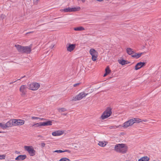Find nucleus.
I'll return each instance as SVG.
<instances>
[{"label":"nucleus","instance_id":"obj_1","mask_svg":"<svg viewBox=\"0 0 161 161\" xmlns=\"http://www.w3.org/2000/svg\"><path fill=\"white\" fill-rule=\"evenodd\" d=\"M114 151L118 153H125L128 150L127 147L124 144H118L114 146Z\"/></svg>","mask_w":161,"mask_h":161},{"label":"nucleus","instance_id":"obj_2","mask_svg":"<svg viewBox=\"0 0 161 161\" xmlns=\"http://www.w3.org/2000/svg\"><path fill=\"white\" fill-rule=\"evenodd\" d=\"M142 122V119L138 118H133L129 119L123 123L124 128H126L132 125L135 123H139Z\"/></svg>","mask_w":161,"mask_h":161},{"label":"nucleus","instance_id":"obj_3","mask_svg":"<svg viewBox=\"0 0 161 161\" xmlns=\"http://www.w3.org/2000/svg\"><path fill=\"white\" fill-rule=\"evenodd\" d=\"M27 86L29 89L36 91L39 88L40 85L39 83L36 82H33L30 84L28 83Z\"/></svg>","mask_w":161,"mask_h":161},{"label":"nucleus","instance_id":"obj_4","mask_svg":"<svg viewBox=\"0 0 161 161\" xmlns=\"http://www.w3.org/2000/svg\"><path fill=\"white\" fill-rule=\"evenodd\" d=\"M112 109L110 107H108L101 115V118L102 119H104L109 117L112 114Z\"/></svg>","mask_w":161,"mask_h":161},{"label":"nucleus","instance_id":"obj_5","mask_svg":"<svg viewBox=\"0 0 161 161\" xmlns=\"http://www.w3.org/2000/svg\"><path fill=\"white\" fill-rule=\"evenodd\" d=\"M24 148L26 151L28 152L31 156H33L35 155L36 151L31 146H25Z\"/></svg>","mask_w":161,"mask_h":161},{"label":"nucleus","instance_id":"obj_6","mask_svg":"<svg viewBox=\"0 0 161 161\" xmlns=\"http://www.w3.org/2000/svg\"><path fill=\"white\" fill-rule=\"evenodd\" d=\"M80 8L79 7H68L66 8L63 9H61L60 11L61 12H75L77 11H79L80 10Z\"/></svg>","mask_w":161,"mask_h":161},{"label":"nucleus","instance_id":"obj_7","mask_svg":"<svg viewBox=\"0 0 161 161\" xmlns=\"http://www.w3.org/2000/svg\"><path fill=\"white\" fill-rule=\"evenodd\" d=\"M14 126L21 125L25 123V121L21 119H13Z\"/></svg>","mask_w":161,"mask_h":161},{"label":"nucleus","instance_id":"obj_8","mask_svg":"<svg viewBox=\"0 0 161 161\" xmlns=\"http://www.w3.org/2000/svg\"><path fill=\"white\" fill-rule=\"evenodd\" d=\"M28 87L25 85H22L19 88V91L21 93L22 96L25 95L27 92V89Z\"/></svg>","mask_w":161,"mask_h":161},{"label":"nucleus","instance_id":"obj_9","mask_svg":"<svg viewBox=\"0 0 161 161\" xmlns=\"http://www.w3.org/2000/svg\"><path fill=\"white\" fill-rule=\"evenodd\" d=\"M76 45L75 44H68L66 45V48L67 51L71 52L75 48Z\"/></svg>","mask_w":161,"mask_h":161},{"label":"nucleus","instance_id":"obj_10","mask_svg":"<svg viewBox=\"0 0 161 161\" xmlns=\"http://www.w3.org/2000/svg\"><path fill=\"white\" fill-rule=\"evenodd\" d=\"M31 51V46L24 47L23 48V53H30Z\"/></svg>","mask_w":161,"mask_h":161},{"label":"nucleus","instance_id":"obj_11","mask_svg":"<svg viewBox=\"0 0 161 161\" xmlns=\"http://www.w3.org/2000/svg\"><path fill=\"white\" fill-rule=\"evenodd\" d=\"M145 64L144 62H139L136 64L135 66V69L136 70H137L140 69Z\"/></svg>","mask_w":161,"mask_h":161},{"label":"nucleus","instance_id":"obj_12","mask_svg":"<svg viewBox=\"0 0 161 161\" xmlns=\"http://www.w3.org/2000/svg\"><path fill=\"white\" fill-rule=\"evenodd\" d=\"M63 134V132L62 131L58 130H56L52 133V135L53 136H60Z\"/></svg>","mask_w":161,"mask_h":161},{"label":"nucleus","instance_id":"obj_13","mask_svg":"<svg viewBox=\"0 0 161 161\" xmlns=\"http://www.w3.org/2000/svg\"><path fill=\"white\" fill-rule=\"evenodd\" d=\"M26 157L25 155H20L17 157L15 160L17 161H21L24 160Z\"/></svg>","mask_w":161,"mask_h":161},{"label":"nucleus","instance_id":"obj_14","mask_svg":"<svg viewBox=\"0 0 161 161\" xmlns=\"http://www.w3.org/2000/svg\"><path fill=\"white\" fill-rule=\"evenodd\" d=\"M13 119L10 120L5 124V126L6 128L10 127L14 125Z\"/></svg>","mask_w":161,"mask_h":161},{"label":"nucleus","instance_id":"obj_15","mask_svg":"<svg viewBox=\"0 0 161 161\" xmlns=\"http://www.w3.org/2000/svg\"><path fill=\"white\" fill-rule=\"evenodd\" d=\"M90 54L91 56H98L97 52L94 49L92 48L89 51Z\"/></svg>","mask_w":161,"mask_h":161},{"label":"nucleus","instance_id":"obj_16","mask_svg":"<svg viewBox=\"0 0 161 161\" xmlns=\"http://www.w3.org/2000/svg\"><path fill=\"white\" fill-rule=\"evenodd\" d=\"M15 46L19 52L23 53V48H24V47L22 46L19 45H15Z\"/></svg>","mask_w":161,"mask_h":161},{"label":"nucleus","instance_id":"obj_17","mask_svg":"<svg viewBox=\"0 0 161 161\" xmlns=\"http://www.w3.org/2000/svg\"><path fill=\"white\" fill-rule=\"evenodd\" d=\"M81 100V97H80V93L78 95L75 96L73 97L72 99V101H76Z\"/></svg>","mask_w":161,"mask_h":161},{"label":"nucleus","instance_id":"obj_18","mask_svg":"<svg viewBox=\"0 0 161 161\" xmlns=\"http://www.w3.org/2000/svg\"><path fill=\"white\" fill-rule=\"evenodd\" d=\"M42 123V126H46L52 125V122L50 120L48 121L47 122H43Z\"/></svg>","mask_w":161,"mask_h":161},{"label":"nucleus","instance_id":"obj_19","mask_svg":"<svg viewBox=\"0 0 161 161\" xmlns=\"http://www.w3.org/2000/svg\"><path fill=\"white\" fill-rule=\"evenodd\" d=\"M105 73L103 75V77L106 76L107 75L109 74L111 72V70L108 66H107L105 69Z\"/></svg>","mask_w":161,"mask_h":161},{"label":"nucleus","instance_id":"obj_20","mask_svg":"<svg viewBox=\"0 0 161 161\" xmlns=\"http://www.w3.org/2000/svg\"><path fill=\"white\" fill-rule=\"evenodd\" d=\"M149 158L147 156H144L141 158L138 161H148Z\"/></svg>","mask_w":161,"mask_h":161},{"label":"nucleus","instance_id":"obj_21","mask_svg":"<svg viewBox=\"0 0 161 161\" xmlns=\"http://www.w3.org/2000/svg\"><path fill=\"white\" fill-rule=\"evenodd\" d=\"M122 127L124 128L123 124L122 125H119L118 126H116V125L110 126L109 127V128L110 129H116L118 128H122Z\"/></svg>","mask_w":161,"mask_h":161},{"label":"nucleus","instance_id":"obj_22","mask_svg":"<svg viewBox=\"0 0 161 161\" xmlns=\"http://www.w3.org/2000/svg\"><path fill=\"white\" fill-rule=\"evenodd\" d=\"M126 51L127 53L129 55H131L133 54L134 51L132 49L130 48H128L126 49Z\"/></svg>","mask_w":161,"mask_h":161},{"label":"nucleus","instance_id":"obj_23","mask_svg":"<svg viewBox=\"0 0 161 161\" xmlns=\"http://www.w3.org/2000/svg\"><path fill=\"white\" fill-rule=\"evenodd\" d=\"M74 29L75 31H82L85 30L84 28L82 26L74 28Z\"/></svg>","mask_w":161,"mask_h":161},{"label":"nucleus","instance_id":"obj_24","mask_svg":"<svg viewBox=\"0 0 161 161\" xmlns=\"http://www.w3.org/2000/svg\"><path fill=\"white\" fill-rule=\"evenodd\" d=\"M142 54V53H135L132 55V56L136 58H138L141 56Z\"/></svg>","mask_w":161,"mask_h":161},{"label":"nucleus","instance_id":"obj_25","mask_svg":"<svg viewBox=\"0 0 161 161\" xmlns=\"http://www.w3.org/2000/svg\"><path fill=\"white\" fill-rule=\"evenodd\" d=\"M68 152L69 153H70V151L69 150H66L64 151H63L61 150H57L54 151L53 152L54 153H62L64 152Z\"/></svg>","mask_w":161,"mask_h":161},{"label":"nucleus","instance_id":"obj_26","mask_svg":"<svg viewBox=\"0 0 161 161\" xmlns=\"http://www.w3.org/2000/svg\"><path fill=\"white\" fill-rule=\"evenodd\" d=\"M107 143L105 142H99L98 144V145L101 147H105L107 144Z\"/></svg>","mask_w":161,"mask_h":161},{"label":"nucleus","instance_id":"obj_27","mask_svg":"<svg viewBox=\"0 0 161 161\" xmlns=\"http://www.w3.org/2000/svg\"><path fill=\"white\" fill-rule=\"evenodd\" d=\"M88 93H86L84 92H82L80 93V97H81V99H82L83 98L86 97Z\"/></svg>","mask_w":161,"mask_h":161},{"label":"nucleus","instance_id":"obj_28","mask_svg":"<svg viewBox=\"0 0 161 161\" xmlns=\"http://www.w3.org/2000/svg\"><path fill=\"white\" fill-rule=\"evenodd\" d=\"M41 126H42V122L38 123L33 125V126H34L35 127H38Z\"/></svg>","mask_w":161,"mask_h":161},{"label":"nucleus","instance_id":"obj_29","mask_svg":"<svg viewBox=\"0 0 161 161\" xmlns=\"http://www.w3.org/2000/svg\"><path fill=\"white\" fill-rule=\"evenodd\" d=\"M126 61L124 60H119V63L122 65H124L126 64Z\"/></svg>","mask_w":161,"mask_h":161},{"label":"nucleus","instance_id":"obj_30","mask_svg":"<svg viewBox=\"0 0 161 161\" xmlns=\"http://www.w3.org/2000/svg\"><path fill=\"white\" fill-rule=\"evenodd\" d=\"M59 161H70V160L67 158L64 157L62 158Z\"/></svg>","mask_w":161,"mask_h":161},{"label":"nucleus","instance_id":"obj_31","mask_svg":"<svg viewBox=\"0 0 161 161\" xmlns=\"http://www.w3.org/2000/svg\"><path fill=\"white\" fill-rule=\"evenodd\" d=\"M0 127L3 129H5L6 128L5 126V124L0 123Z\"/></svg>","mask_w":161,"mask_h":161},{"label":"nucleus","instance_id":"obj_32","mask_svg":"<svg viewBox=\"0 0 161 161\" xmlns=\"http://www.w3.org/2000/svg\"><path fill=\"white\" fill-rule=\"evenodd\" d=\"M58 110L60 112H64L66 110V109L64 108H59Z\"/></svg>","mask_w":161,"mask_h":161},{"label":"nucleus","instance_id":"obj_33","mask_svg":"<svg viewBox=\"0 0 161 161\" xmlns=\"http://www.w3.org/2000/svg\"><path fill=\"white\" fill-rule=\"evenodd\" d=\"M6 155L4 154L0 155V159L2 160L5 158Z\"/></svg>","mask_w":161,"mask_h":161},{"label":"nucleus","instance_id":"obj_34","mask_svg":"<svg viewBox=\"0 0 161 161\" xmlns=\"http://www.w3.org/2000/svg\"><path fill=\"white\" fill-rule=\"evenodd\" d=\"M92 56V60L93 61H95L97 59V56Z\"/></svg>","mask_w":161,"mask_h":161},{"label":"nucleus","instance_id":"obj_35","mask_svg":"<svg viewBox=\"0 0 161 161\" xmlns=\"http://www.w3.org/2000/svg\"><path fill=\"white\" fill-rule=\"evenodd\" d=\"M31 119H36V120H37V119H38L39 117H34V116H32V117H31Z\"/></svg>","mask_w":161,"mask_h":161},{"label":"nucleus","instance_id":"obj_36","mask_svg":"<svg viewBox=\"0 0 161 161\" xmlns=\"http://www.w3.org/2000/svg\"><path fill=\"white\" fill-rule=\"evenodd\" d=\"M38 0H33L34 3L35 4H36L38 3Z\"/></svg>","mask_w":161,"mask_h":161},{"label":"nucleus","instance_id":"obj_37","mask_svg":"<svg viewBox=\"0 0 161 161\" xmlns=\"http://www.w3.org/2000/svg\"><path fill=\"white\" fill-rule=\"evenodd\" d=\"M45 146V144L44 143H42L41 144V146L42 147H44Z\"/></svg>","mask_w":161,"mask_h":161},{"label":"nucleus","instance_id":"obj_38","mask_svg":"<svg viewBox=\"0 0 161 161\" xmlns=\"http://www.w3.org/2000/svg\"><path fill=\"white\" fill-rule=\"evenodd\" d=\"M79 84V83H76L74 85V87H76V86L78 85Z\"/></svg>","mask_w":161,"mask_h":161},{"label":"nucleus","instance_id":"obj_39","mask_svg":"<svg viewBox=\"0 0 161 161\" xmlns=\"http://www.w3.org/2000/svg\"><path fill=\"white\" fill-rule=\"evenodd\" d=\"M38 119H39L40 120H44L45 119L44 118H40L39 117Z\"/></svg>","mask_w":161,"mask_h":161},{"label":"nucleus","instance_id":"obj_40","mask_svg":"<svg viewBox=\"0 0 161 161\" xmlns=\"http://www.w3.org/2000/svg\"><path fill=\"white\" fill-rule=\"evenodd\" d=\"M147 120L146 119H142V121L147 122Z\"/></svg>","mask_w":161,"mask_h":161},{"label":"nucleus","instance_id":"obj_41","mask_svg":"<svg viewBox=\"0 0 161 161\" xmlns=\"http://www.w3.org/2000/svg\"><path fill=\"white\" fill-rule=\"evenodd\" d=\"M16 81H14L13 82H11L10 83V84H12L13 83H14Z\"/></svg>","mask_w":161,"mask_h":161},{"label":"nucleus","instance_id":"obj_42","mask_svg":"<svg viewBox=\"0 0 161 161\" xmlns=\"http://www.w3.org/2000/svg\"><path fill=\"white\" fill-rule=\"evenodd\" d=\"M24 77H25V76H23V77H21V78H23Z\"/></svg>","mask_w":161,"mask_h":161},{"label":"nucleus","instance_id":"obj_43","mask_svg":"<svg viewBox=\"0 0 161 161\" xmlns=\"http://www.w3.org/2000/svg\"><path fill=\"white\" fill-rule=\"evenodd\" d=\"M20 80V79H18V80Z\"/></svg>","mask_w":161,"mask_h":161},{"label":"nucleus","instance_id":"obj_44","mask_svg":"<svg viewBox=\"0 0 161 161\" xmlns=\"http://www.w3.org/2000/svg\"><path fill=\"white\" fill-rule=\"evenodd\" d=\"M2 132L1 131H0V133H1Z\"/></svg>","mask_w":161,"mask_h":161}]
</instances>
